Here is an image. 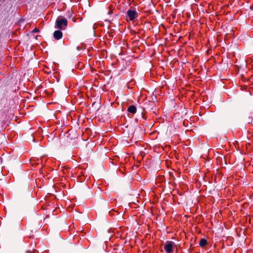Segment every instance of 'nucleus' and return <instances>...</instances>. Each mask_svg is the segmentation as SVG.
Wrapping results in <instances>:
<instances>
[{
    "label": "nucleus",
    "instance_id": "f257e3e1",
    "mask_svg": "<svg viewBox=\"0 0 253 253\" xmlns=\"http://www.w3.org/2000/svg\"><path fill=\"white\" fill-rule=\"evenodd\" d=\"M68 21L62 16H59L55 21V28L64 30L67 27Z\"/></svg>",
    "mask_w": 253,
    "mask_h": 253
},
{
    "label": "nucleus",
    "instance_id": "f03ea898",
    "mask_svg": "<svg viewBox=\"0 0 253 253\" xmlns=\"http://www.w3.org/2000/svg\"><path fill=\"white\" fill-rule=\"evenodd\" d=\"M174 246V242L172 241H167L165 246L164 250L167 253H173V247Z\"/></svg>",
    "mask_w": 253,
    "mask_h": 253
},
{
    "label": "nucleus",
    "instance_id": "7ed1b4c3",
    "mask_svg": "<svg viewBox=\"0 0 253 253\" xmlns=\"http://www.w3.org/2000/svg\"><path fill=\"white\" fill-rule=\"evenodd\" d=\"M137 16L138 13L134 10L129 9L126 11V17H128L130 21L134 20Z\"/></svg>",
    "mask_w": 253,
    "mask_h": 253
},
{
    "label": "nucleus",
    "instance_id": "20e7f679",
    "mask_svg": "<svg viewBox=\"0 0 253 253\" xmlns=\"http://www.w3.org/2000/svg\"><path fill=\"white\" fill-rule=\"evenodd\" d=\"M62 32L60 30H56L53 33V37L56 40H59L62 38Z\"/></svg>",
    "mask_w": 253,
    "mask_h": 253
},
{
    "label": "nucleus",
    "instance_id": "39448f33",
    "mask_svg": "<svg viewBox=\"0 0 253 253\" xmlns=\"http://www.w3.org/2000/svg\"><path fill=\"white\" fill-rule=\"evenodd\" d=\"M127 111L132 114H135L136 112V107L135 105H130L127 108Z\"/></svg>",
    "mask_w": 253,
    "mask_h": 253
},
{
    "label": "nucleus",
    "instance_id": "423d86ee",
    "mask_svg": "<svg viewBox=\"0 0 253 253\" xmlns=\"http://www.w3.org/2000/svg\"><path fill=\"white\" fill-rule=\"evenodd\" d=\"M207 241L205 238H201L199 242V245L201 247H204L207 244Z\"/></svg>",
    "mask_w": 253,
    "mask_h": 253
},
{
    "label": "nucleus",
    "instance_id": "0eeeda50",
    "mask_svg": "<svg viewBox=\"0 0 253 253\" xmlns=\"http://www.w3.org/2000/svg\"><path fill=\"white\" fill-rule=\"evenodd\" d=\"M246 122L248 123V124H251L253 122V118L252 117H249L247 118V120H246Z\"/></svg>",
    "mask_w": 253,
    "mask_h": 253
},
{
    "label": "nucleus",
    "instance_id": "6e6552de",
    "mask_svg": "<svg viewBox=\"0 0 253 253\" xmlns=\"http://www.w3.org/2000/svg\"><path fill=\"white\" fill-rule=\"evenodd\" d=\"M72 15V12H70L69 11L68 12V13L67 14V16L69 18H70V17H71Z\"/></svg>",
    "mask_w": 253,
    "mask_h": 253
},
{
    "label": "nucleus",
    "instance_id": "1a4fd4ad",
    "mask_svg": "<svg viewBox=\"0 0 253 253\" xmlns=\"http://www.w3.org/2000/svg\"><path fill=\"white\" fill-rule=\"evenodd\" d=\"M141 118L144 120H146V117L144 115V114L142 113L141 114Z\"/></svg>",
    "mask_w": 253,
    "mask_h": 253
},
{
    "label": "nucleus",
    "instance_id": "9d476101",
    "mask_svg": "<svg viewBox=\"0 0 253 253\" xmlns=\"http://www.w3.org/2000/svg\"><path fill=\"white\" fill-rule=\"evenodd\" d=\"M39 32V30L37 28H35L33 30V33H38Z\"/></svg>",
    "mask_w": 253,
    "mask_h": 253
},
{
    "label": "nucleus",
    "instance_id": "9b49d317",
    "mask_svg": "<svg viewBox=\"0 0 253 253\" xmlns=\"http://www.w3.org/2000/svg\"><path fill=\"white\" fill-rule=\"evenodd\" d=\"M112 13V11H110L109 12H108V14H111Z\"/></svg>",
    "mask_w": 253,
    "mask_h": 253
},
{
    "label": "nucleus",
    "instance_id": "f8f14e48",
    "mask_svg": "<svg viewBox=\"0 0 253 253\" xmlns=\"http://www.w3.org/2000/svg\"><path fill=\"white\" fill-rule=\"evenodd\" d=\"M77 49L78 50H80V48H79V46H77Z\"/></svg>",
    "mask_w": 253,
    "mask_h": 253
}]
</instances>
